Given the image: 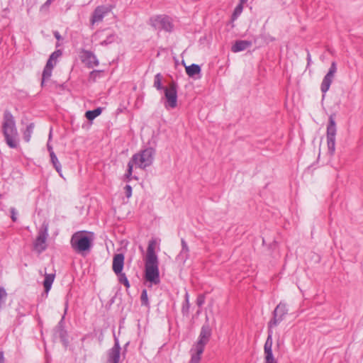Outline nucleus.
<instances>
[{"label": "nucleus", "mask_w": 363, "mask_h": 363, "mask_svg": "<svg viewBox=\"0 0 363 363\" xmlns=\"http://www.w3.org/2000/svg\"><path fill=\"white\" fill-rule=\"evenodd\" d=\"M1 130L6 145L10 148H16L19 143L18 133L15 118L9 110L4 111Z\"/></svg>", "instance_id": "f257e3e1"}, {"label": "nucleus", "mask_w": 363, "mask_h": 363, "mask_svg": "<svg viewBox=\"0 0 363 363\" xmlns=\"http://www.w3.org/2000/svg\"><path fill=\"white\" fill-rule=\"evenodd\" d=\"M146 259L145 263V280L149 283L148 287L160 284V277L159 270V260L156 251H147Z\"/></svg>", "instance_id": "f03ea898"}, {"label": "nucleus", "mask_w": 363, "mask_h": 363, "mask_svg": "<svg viewBox=\"0 0 363 363\" xmlns=\"http://www.w3.org/2000/svg\"><path fill=\"white\" fill-rule=\"evenodd\" d=\"M155 151L152 148H147L139 153L133 155L128 164L127 173L125 174V179L129 182L132 179L133 165L139 168L145 169L150 166L153 161Z\"/></svg>", "instance_id": "7ed1b4c3"}, {"label": "nucleus", "mask_w": 363, "mask_h": 363, "mask_svg": "<svg viewBox=\"0 0 363 363\" xmlns=\"http://www.w3.org/2000/svg\"><path fill=\"white\" fill-rule=\"evenodd\" d=\"M94 240L93 233L79 231L75 233L71 238V244L75 250H89Z\"/></svg>", "instance_id": "20e7f679"}, {"label": "nucleus", "mask_w": 363, "mask_h": 363, "mask_svg": "<svg viewBox=\"0 0 363 363\" xmlns=\"http://www.w3.org/2000/svg\"><path fill=\"white\" fill-rule=\"evenodd\" d=\"M289 313L286 303L280 301L272 311V318L267 323V328H273L278 326Z\"/></svg>", "instance_id": "39448f33"}, {"label": "nucleus", "mask_w": 363, "mask_h": 363, "mask_svg": "<svg viewBox=\"0 0 363 363\" xmlns=\"http://www.w3.org/2000/svg\"><path fill=\"white\" fill-rule=\"evenodd\" d=\"M337 133L336 123L333 116L329 117L328 124L327 125V144L328 152L333 155L335 151V136Z\"/></svg>", "instance_id": "423d86ee"}, {"label": "nucleus", "mask_w": 363, "mask_h": 363, "mask_svg": "<svg viewBox=\"0 0 363 363\" xmlns=\"http://www.w3.org/2000/svg\"><path fill=\"white\" fill-rule=\"evenodd\" d=\"M166 99L165 106L174 108L177 106V84L171 82L167 87L164 89Z\"/></svg>", "instance_id": "0eeeda50"}, {"label": "nucleus", "mask_w": 363, "mask_h": 363, "mask_svg": "<svg viewBox=\"0 0 363 363\" xmlns=\"http://www.w3.org/2000/svg\"><path fill=\"white\" fill-rule=\"evenodd\" d=\"M206 322L202 325L201 328L199 339L194 347H199L205 349V346L210 340L212 331L209 323H208V318H206Z\"/></svg>", "instance_id": "6e6552de"}, {"label": "nucleus", "mask_w": 363, "mask_h": 363, "mask_svg": "<svg viewBox=\"0 0 363 363\" xmlns=\"http://www.w3.org/2000/svg\"><path fill=\"white\" fill-rule=\"evenodd\" d=\"M114 345L107 351L108 363H119L121 361V347L119 340L113 335Z\"/></svg>", "instance_id": "1a4fd4ad"}, {"label": "nucleus", "mask_w": 363, "mask_h": 363, "mask_svg": "<svg viewBox=\"0 0 363 363\" xmlns=\"http://www.w3.org/2000/svg\"><path fill=\"white\" fill-rule=\"evenodd\" d=\"M337 72V66L335 62L331 63L330 67L324 77L321 83L320 89L323 94H325L330 89V86L333 81L335 74Z\"/></svg>", "instance_id": "9d476101"}, {"label": "nucleus", "mask_w": 363, "mask_h": 363, "mask_svg": "<svg viewBox=\"0 0 363 363\" xmlns=\"http://www.w3.org/2000/svg\"><path fill=\"white\" fill-rule=\"evenodd\" d=\"M48 224L45 223H43L35 242V247L36 248L39 250H45L46 248L45 242L48 235Z\"/></svg>", "instance_id": "9b49d317"}, {"label": "nucleus", "mask_w": 363, "mask_h": 363, "mask_svg": "<svg viewBox=\"0 0 363 363\" xmlns=\"http://www.w3.org/2000/svg\"><path fill=\"white\" fill-rule=\"evenodd\" d=\"M110 11V9L105 6H97L94 11L91 18V24L94 25L101 22L104 16Z\"/></svg>", "instance_id": "f8f14e48"}, {"label": "nucleus", "mask_w": 363, "mask_h": 363, "mask_svg": "<svg viewBox=\"0 0 363 363\" xmlns=\"http://www.w3.org/2000/svg\"><path fill=\"white\" fill-rule=\"evenodd\" d=\"M125 255L123 253L116 254L113 259L112 269L115 274H121L124 267Z\"/></svg>", "instance_id": "ddd939ff"}, {"label": "nucleus", "mask_w": 363, "mask_h": 363, "mask_svg": "<svg viewBox=\"0 0 363 363\" xmlns=\"http://www.w3.org/2000/svg\"><path fill=\"white\" fill-rule=\"evenodd\" d=\"M268 328V330H267L268 335H267V338L266 342L264 345V358L274 357L273 352H272L273 330L272 328Z\"/></svg>", "instance_id": "4468645a"}, {"label": "nucleus", "mask_w": 363, "mask_h": 363, "mask_svg": "<svg viewBox=\"0 0 363 363\" xmlns=\"http://www.w3.org/2000/svg\"><path fill=\"white\" fill-rule=\"evenodd\" d=\"M53 335L55 337H59L63 345L67 347L69 340L68 333L66 328L55 327L53 329Z\"/></svg>", "instance_id": "2eb2a0df"}, {"label": "nucleus", "mask_w": 363, "mask_h": 363, "mask_svg": "<svg viewBox=\"0 0 363 363\" xmlns=\"http://www.w3.org/2000/svg\"><path fill=\"white\" fill-rule=\"evenodd\" d=\"M252 45V42L249 40H237L231 48L233 52L243 51Z\"/></svg>", "instance_id": "dca6fc26"}, {"label": "nucleus", "mask_w": 363, "mask_h": 363, "mask_svg": "<svg viewBox=\"0 0 363 363\" xmlns=\"http://www.w3.org/2000/svg\"><path fill=\"white\" fill-rule=\"evenodd\" d=\"M55 274H52V273L47 274L45 272V279L43 282V287L46 288V291H50V289L52 288V285L55 280Z\"/></svg>", "instance_id": "f3484780"}, {"label": "nucleus", "mask_w": 363, "mask_h": 363, "mask_svg": "<svg viewBox=\"0 0 363 363\" xmlns=\"http://www.w3.org/2000/svg\"><path fill=\"white\" fill-rule=\"evenodd\" d=\"M54 65H50V62H47L44 68L42 76V85H43L45 80L49 79L52 74V70Z\"/></svg>", "instance_id": "a211bd4d"}, {"label": "nucleus", "mask_w": 363, "mask_h": 363, "mask_svg": "<svg viewBox=\"0 0 363 363\" xmlns=\"http://www.w3.org/2000/svg\"><path fill=\"white\" fill-rule=\"evenodd\" d=\"M203 351V348L195 347V352L191 354V359L189 363H199L201 360V356Z\"/></svg>", "instance_id": "6ab92c4d"}, {"label": "nucleus", "mask_w": 363, "mask_h": 363, "mask_svg": "<svg viewBox=\"0 0 363 363\" xmlns=\"http://www.w3.org/2000/svg\"><path fill=\"white\" fill-rule=\"evenodd\" d=\"M190 303H189V294L186 291L184 295V302L182 306V313L184 316H188L189 313Z\"/></svg>", "instance_id": "aec40b11"}, {"label": "nucleus", "mask_w": 363, "mask_h": 363, "mask_svg": "<svg viewBox=\"0 0 363 363\" xmlns=\"http://www.w3.org/2000/svg\"><path fill=\"white\" fill-rule=\"evenodd\" d=\"M186 72L189 77H193L201 72V67L198 65L192 64L190 66L186 67Z\"/></svg>", "instance_id": "412c9836"}, {"label": "nucleus", "mask_w": 363, "mask_h": 363, "mask_svg": "<svg viewBox=\"0 0 363 363\" xmlns=\"http://www.w3.org/2000/svg\"><path fill=\"white\" fill-rule=\"evenodd\" d=\"M50 156L51 162L53 164L55 169L59 173L60 176L62 177L61 164H60L56 155L55 154V152H51V155H50Z\"/></svg>", "instance_id": "4be33fe9"}, {"label": "nucleus", "mask_w": 363, "mask_h": 363, "mask_svg": "<svg viewBox=\"0 0 363 363\" xmlns=\"http://www.w3.org/2000/svg\"><path fill=\"white\" fill-rule=\"evenodd\" d=\"M35 128L34 123H30L26 128L23 132V139L26 142L28 143L30 140L31 135L33 133V130Z\"/></svg>", "instance_id": "5701e85b"}, {"label": "nucleus", "mask_w": 363, "mask_h": 363, "mask_svg": "<svg viewBox=\"0 0 363 363\" xmlns=\"http://www.w3.org/2000/svg\"><path fill=\"white\" fill-rule=\"evenodd\" d=\"M101 112H102V108H97L92 111H87L85 113V116L89 121H92L95 118H96L98 116H99L101 113Z\"/></svg>", "instance_id": "b1692460"}, {"label": "nucleus", "mask_w": 363, "mask_h": 363, "mask_svg": "<svg viewBox=\"0 0 363 363\" xmlns=\"http://www.w3.org/2000/svg\"><path fill=\"white\" fill-rule=\"evenodd\" d=\"M86 57L87 63L90 67L97 66L99 65V61L96 59V56L91 52H86Z\"/></svg>", "instance_id": "393cba45"}, {"label": "nucleus", "mask_w": 363, "mask_h": 363, "mask_svg": "<svg viewBox=\"0 0 363 363\" xmlns=\"http://www.w3.org/2000/svg\"><path fill=\"white\" fill-rule=\"evenodd\" d=\"M162 79H163V77H162V75L160 73H158V74H157L155 76V79H154V86H155L157 90H161V89H164V88L162 86Z\"/></svg>", "instance_id": "a878e982"}, {"label": "nucleus", "mask_w": 363, "mask_h": 363, "mask_svg": "<svg viewBox=\"0 0 363 363\" xmlns=\"http://www.w3.org/2000/svg\"><path fill=\"white\" fill-rule=\"evenodd\" d=\"M140 301L141 305L146 306L147 308L150 307V302L148 300L147 291L146 289L142 290L141 296H140Z\"/></svg>", "instance_id": "bb28decb"}, {"label": "nucleus", "mask_w": 363, "mask_h": 363, "mask_svg": "<svg viewBox=\"0 0 363 363\" xmlns=\"http://www.w3.org/2000/svg\"><path fill=\"white\" fill-rule=\"evenodd\" d=\"M161 28L166 31H171L172 29V24L167 18H162L160 21Z\"/></svg>", "instance_id": "cd10ccee"}, {"label": "nucleus", "mask_w": 363, "mask_h": 363, "mask_svg": "<svg viewBox=\"0 0 363 363\" xmlns=\"http://www.w3.org/2000/svg\"><path fill=\"white\" fill-rule=\"evenodd\" d=\"M116 275L118 276V281L121 284H123L125 287L126 289H129L130 285V282L126 277V275L123 273L122 272H121V274H116Z\"/></svg>", "instance_id": "c85d7f7f"}, {"label": "nucleus", "mask_w": 363, "mask_h": 363, "mask_svg": "<svg viewBox=\"0 0 363 363\" xmlns=\"http://www.w3.org/2000/svg\"><path fill=\"white\" fill-rule=\"evenodd\" d=\"M62 55V52L60 50H56L51 54L47 62H50V65H56V61L57 58Z\"/></svg>", "instance_id": "c756f323"}, {"label": "nucleus", "mask_w": 363, "mask_h": 363, "mask_svg": "<svg viewBox=\"0 0 363 363\" xmlns=\"http://www.w3.org/2000/svg\"><path fill=\"white\" fill-rule=\"evenodd\" d=\"M16 311L17 316L19 318L25 317L29 313V312L26 310L25 307L20 303L17 306Z\"/></svg>", "instance_id": "7c9ffc66"}, {"label": "nucleus", "mask_w": 363, "mask_h": 363, "mask_svg": "<svg viewBox=\"0 0 363 363\" xmlns=\"http://www.w3.org/2000/svg\"><path fill=\"white\" fill-rule=\"evenodd\" d=\"M67 309H68V301H67L65 303L64 315H62V317L61 318V319L60 320V321L58 322V323L57 324V325L55 327L65 328V317L67 313Z\"/></svg>", "instance_id": "2f4dec72"}, {"label": "nucleus", "mask_w": 363, "mask_h": 363, "mask_svg": "<svg viewBox=\"0 0 363 363\" xmlns=\"http://www.w3.org/2000/svg\"><path fill=\"white\" fill-rule=\"evenodd\" d=\"M243 10V6L241 4H238L233 13L232 18L235 20L238 18V16L242 13Z\"/></svg>", "instance_id": "473e14b6"}, {"label": "nucleus", "mask_w": 363, "mask_h": 363, "mask_svg": "<svg viewBox=\"0 0 363 363\" xmlns=\"http://www.w3.org/2000/svg\"><path fill=\"white\" fill-rule=\"evenodd\" d=\"M206 301V296L203 294H199L196 298V305L199 307H201Z\"/></svg>", "instance_id": "72a5a7b5"}, {"label": "nucleus", "mask_w": 363, "mask_h": 363, "mask_svg": "<svg viewBox=\"0 0 363 363\" xmlns=\"http://www.w3.org/2000/svg\"><path fill=\"white\" fill-rule=\"evenodd\" d=\"M159 247V241L157 239H152L149 242L147 250H155Z\"/></svg>", "instance_id": "f704fd0d"}, {"label": "nucleus", "mask_w": 363, "mask_h": 363, "mask_svg": "<svg viewBox=\"0 0 363 363\" xmlns=\"http://www.w3.org/2000/svg\"><path fill=\"white\" fill-rule=\"evenodd\" d=\"M100 74L101 72L97 70H94L91 72L89 74V80L93 82L96 81V77H99Z\"/></svg>", "instance_id": "c9c22d12"}, {"label": "nucleus", "mask_w": 363, "mask_h": 363, "mask_svg": "<svg viewBox=\"0 0 363 363\" xmlns=\"http://www.w3.org/2000/svg\"><path fill=\"white\" fill-rule=\"evenodd\" d=\"M50 291H46V288H44L43 292L41 293L40 296L38 298V302L44 301L48 296Z\"/></svg>", "instance_id": "e433bc0d"}, {"label": "nucleus", "mask_w": 363, "mask_h": 363, "mask_svg": "<svg viewBox=\"0 0 363 363\" xmlns=\"http://www.w3.org/2000/svg\"><path fill=\"white\" fill-rule=\"evenodd\" d=\"M124 189L127 198H130L132 195V187L130 185H126Z\"/></svg>", "instance_id": "4c0bfd02"}, {"label": "nucleus", "mask_w": 363, "mask_h": 363, "mask_svg": "<svg viewBox=\"0 0 363 363\" xmlns=\"http://www.w3.org/2000/svg\"><path fill=\"white\" fill-rule=\"evenodd\" d=\"M10 212H11V219L13 222H16V220H17V217H16V210L14 208H11L10 209Z\"/></svg>", "instance_id": "58836bf2"}, {"label": "nucleus", "mask_w": 363, "mask_h": 363, "mask_svg": "<svg viewBox=\"0 0 363 363\" xmlns=\"http://www.w3.org/2000/svg\"><path fill=\"white\" fill-rule=\"evenodd\" d=\"M264 363H278L274 357L264 358Z\"/></svg>", "instance_id": "ea45409f"}, {"label": "nucleus", "mask_w": 363, "mask_h": 363, "mask_svg": "<svg viewBox=\"0 0 363 363\" xmlns=\"http://www.w3.org/2000/svg\"><path fill=\"white\" fill-rule=\"evenodd\" d=\"M129 344H130V342L128 341V342H127L124 345V346H123V347L122 355H123V357L124 358H125V354H126V353H127V352H128V346H129Z\"/></svg>", "instance_id": "a19ab883"}, {"label": "nucleus", "mask_w": 363, "mask_h": 363, "mask_svg": "<svg viewBox=\"0 0 363 363\" xmlns=\"http://www.w3.org/2000/svg\"><path fill=\"white\" fill-rule=\"evenodd\" d=\"M77 252H79V254L82 255V256H83L84 257H86L90 251H77Z\"/></svg>", "instance_id": "79ce46f5"}, {"label": "nucleus", "mask_w": 363, "mask_h": 363, "mask_svg": "<svg viewBox=\"0 0 363 363\" xmlns=\"http://www.w3.org/2000/svg\"><path fill=\"white\" fill-rule=\"evenodd\" d=\"M54 35L56 38V39L58 40L62 39V37H61L60 34L57 31H55L54 32Z\"/></svg>", "instance_id": "37998d69"}, {"label": "nucleus", "mask_w": 363, "mask_h": 363, "mask_svg": "<svg viewBox=\"0 0 363 363\" xmlns=\"http://www.w3.org/2000/svg\"><path fill=\"white\" fill-rule=\"evenodd\" d=\"M0 363H4V352L0 351Z\"/></svg>", "instance_id": "c03bdc74"}, {"label": "nucleus", "mask_w": 363, "mask_h": 363, "mask_svg": "<svg viewBox=\"0 0 363 363\" xmlns=\"http://www.w3.org/2000/svg\"><path fill=\"white\" fill-rule=\"evenodd\" d=\"M47 146H48V150L50 152V155H51V152H54L52 150V147L49 143H48Z\"/></svg>", "instance_id": "a18cd8bd"}, {"label": "nucleus", "mask_w": 363, "mask_h": 363, "mask_svg": "<svg viewBox=\"0 0 363 363\" xmlns=\"http://www.w3.org/2000/svg\"><path fill=\"white\" fill-rule=\"evenodd\" d=\"M182 247H183V250H185L187 248V245H186V243L184 242V240H182Z\"/></svg>", "instance_id": "49530a36"}, {"label": "nucleus", "mask_w": 363, "mask_h": 363, "mask_svg": "<svg viewBox=\"0 0 363 363\" xmlns=\"http://www.w3.org/2000/svg\"><path fill=\"white\" fill-rule=\"evenodd\" d=\"M247 0H240V4H241V5H243V4H245Z\"/></svg>", "instance_id": "de8ad7c7"}, {"label": "nucleus", "mask_w": 363, "mask_h": 363, "mask_svg": "<svg viewBox=\"0 0 363 363\" xmlns=\"http://www.w3.org/2000/svg\"><path fill=\"white\" fill-rule=\"evenodd\" d=\"M51 138V133H50V135H49V139Z\"/></svg>", "instance_id": "09e8293b"}]
</instances>
